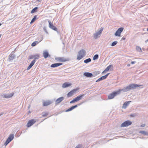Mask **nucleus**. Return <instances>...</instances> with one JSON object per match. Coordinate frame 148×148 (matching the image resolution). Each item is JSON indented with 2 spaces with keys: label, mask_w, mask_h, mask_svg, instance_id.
I'll return each mask as SVG.
<instances>
[{
  "label": "nucleus",
  "mask_w": 148,
  "mask_h": 148,
  "mask_svg": "<svg viewBox=\"0 0 148 148\" xmlns=\"http://www.w3.org/2000/svg\"><path fill=\"white\" fill-rule=\"evenodd\" d=\"M142 85H138L137 84H132L129 86L123 88L122 89H119L118 91H119V94L121 91L126 92L136 88L137 87H140Z\"/></svg>",
  "instance_id": "nucleus-1"
},
{
  "label": "nucleus",
  "mask_w": 148,
  "mask_h": 148,
  "mask_svg": "<svg viewBox=\"0 0 148 148\" xmlns=\"http://www.w3.org/2000/svg\"><path fill=\"white\" fill-rule=\"evenodd\" d=\"M86 52L83 49H82L78 51L77 55V59L80 60L83 58L86 55Z\"/></svg>",
  "instance_id": "nucleus-2"
},
{
  "label": "nucleus",
  "mask_w": 148,
  "mask_h": 148,
  "mask_svg": "<svg viewBox=\"0 0 148 148\" xmlns=\"http://www.w3.org/2000/svg\"><path fill=\"white\" fill-rule=\"evenodd\" d=\"M103 30V28L102 27L97 32L93 34V37L95 39H96L98 37H99Z\"/></svg>",
  "instance_id": "nucleus-3"
},
{
  "label": "nucleus",
  "mask_w": 148,
  "mask_h": 148,
  "mask_svg": "<svg viewBox=\"0 0 148 148\" xmlns=\"http://www.w3.org/2000/svg\"><path fill=\"white\" fill-rule=\"evenodd\" d=\"M14 134H11L8 137V138L4 143V145L6 146L11 141H12L14 137Z\"/></svg>",
  "instance_id": "nucleus-4"
},
{
  "label": "nucleus",
  "mask_w": 148,
  "mask_h": 148,
  "mask_svg": "<svg viewBox=\"0 0 148 148\" xmlns=\"http://www.w3.org/2000/svg\"><path fill=\"white\" fill-rule=\"evenodd\" d=\"M13 95V92L10 93H4L0 95L3 97L7 99L12 97Z\"/></svg>",
  "instance_id": "nucleus-5"
},
{
  "label": "nucleus",
  "mask_w": 148,
  "mask_h": 148,
  "mask_svg": "<svg viewBox=\"0 0 148 148\" xmlns=\"http://www.w3.org/2000/svg\"><path fill=\"white\" fill-rule=\"evenodd\" d=\"M119 94V91L114 92L108 96V99H113L114 97L117 95Z\"/></svg>",
  "instance_id": "nucleus-6"
},
{
  "label": "nucleus",
  "mask_w": 148,
  "mask_h": 148,
  "mask_svg": "<svg viewBox=\"0 0 148 148\" xmlns=\"http://www.w3.org/2000/svg\"><path fill=\"white\" fill-rule=\"evenodd\" d=\"M132 124V122L129 121H126L123 123L121 125V127H127Z\"/></svg>",
  "instance_id": "nucleus-7"
},
{
  "label": "nucleus",
  "mask_w": 148,
  "mask_h": 148,
  "mask_svg": "<svg viewBox=\"0 0 148 148\" xmlns=\"http://www.w3.org/2000/svg\"><path fill=\"white\" fill-rule=\"evenodd\" d=\"M55 59L58 62H65L69 60L68 58H66L64 57H56L55 58Z\"/></svg>",
  "instance_id": "nucleus-8"
},
{
  "label": "nucleus",
  "mask_w": 148,
  "mask_h": 148,
  "mask_svg": "<svg viewBox=\"0 0 148 148\" xmlns=\"http://www.w3.org/2000/svg\"><path fill=\"white\" fill-rule=\"evenodd\" d=\"M124 28L122 27H121L119 28L115 34V35L116 36H120L121 34L123 31Z\"/></svg>",
  "instance_id": "nucleus-9"
},
{
  "label": "nucleus",
  "mask_w": 148,
  "mask_h": 148,
  "mask_svg": "<svg viewBox=\"0 0 148 148\" xmlns=\"http://www.w3.org/2000/svg\"><path fill=\"white\" fill-rule=\"evenodd\" d=\"M77 89H74L73 90H72L69 92L67 94V97H69L72 96V95H73L74 93H75L77 91Z\"/></svg>",
  "instance_id": "nucleus-10"
},
{
  "label": "nucleus",
  "mask_w": 148,
  "mask_h": 148,
  "mask_svg": "<svg viewBox=\"0 0 148 148\" xmlns=\"http://www.w3.org/2000/svg\"><path fill=\"white\" fill-rule=\"evenodd\" d=\"M49 23V27L51 29L53 30L54 31H57V28L55 26L53 25V24L51 23L50 21H48Z\"/></svg>",
  "instance_id": "nucleus-11"
},
{
  "label": "nucleus",
  "mask_w": 148,
  "mask_h": 148,
  "mask_svg": "<svg viewBox=\"0 0 148 148\" xmlns=\"http://www.w3.org/2000/svg\"><path fill=\"white\" fill-rule=\"evenodd\" d=\"M36 122V121L34 119H31L29 120L27 125V127H29L34 124Z\"/></svg>",
  "instance_id": "nucleus-12"
},
{
  "label": "nucleus",
  "mask_w": 148,
  "mask_h": 148,
  "mask_svg": "<svg viewBox=\"0 0 148 148\" xmlns=\"http://www.w3.org/2000/svg\"><path fill=\"white\" fill-rule=\"evenodd\" d=\"M82 103H80L77 104V105H76L74 106H72L71 107V108H70L68 109L67 110H66V112H68L71 111L72 110H73V109H74V108L77 107L78 106H79Z\"/></svg>",
  "instance_id": "nucleus-13"
},
{
  "label": "nucleus",
  "mask_w": 148,
  "mask_h": 148,
  "mask_svg": "<svg viewBox=\"0 0 148 148\" xmlns=\"http://www.w3.org/2000/svg\"><path fill=\"white\" fill-rule=\"evenodd\" d=\"M29 59H32L33 58L35 59H37L39 58L40 55L38 54H36L34 55H31L29 56Z\"/></svg>",
  "instance_id": "nucleus-14"
},
{
  "label": "nucleus",
  "mask_w": 148,
  "mask_h": 148,
  "mask_svg": "<svg viewBox=\"0 0 148 148\" xmlns=\"http://www.w3.org/2000/svg\"><path fill=\"white\" fill-rule=\"evenodd\" d=\"M52 102L49 100L44 101H43V105L44 106H47L52 103Z\"/></svg>",
  "instance_id": "nucleus-15"
},
{
  "label": "nucleus",
  "mask_w": 148,
  "mask_h": 148,
  "mask_svg": "<svg viewBox=\"0 0 148 148\" xmlns=\"http://www.w3.org/2000/svg\"><path fill=\"white\" fill-rule=\"evenodd\" d=\"M64 99L63 97H61L58 98L55 101V103L57 104L60 103V102L63 101Z\"/></svg>",
  "instance_id": "nucleus-16"
},
{
  "label": "nucleus",
  "mask_w": 148,
  "mask_h": 148,
  "mask_svg": "<svg viewBox=\"0 0 148 148\" xmlns=\"http://www.w3.org/2000/svg\"><path fill=\"white\" fill-rule=\"evenodd\" d=\"M62 64V63H55L52 64L51 66V67L52 68H55L59 66Z\"/></svg>",
  "instance_id": "nucleus-17"
},
{
  "label": "nucleus",
  "mask_w": 148,
  "mask_h": 148,
  "mask_svg": "<svg viewBox=\"0 0 148 148\" xmlns=\"http://www.w3.org/2000/svg\"><path fill=\"white\" fill-rule=\"evenodd\" d=\"M84 75L86 77H92L93 75L92 73L89 72H85L84 73Z\"/></svg>",
  "instance_id": "nucleus-18"
},
{
  "label": "nucleus",
  "mask_w": 148,
  "mask_h": 148,
  "mask_svg": "<svg viewBox=\"0 0 148 148\" xmlns=\"http://www.w3.org/2000/svg\"><path fill=\"white\" fill-rule=\"evenodd\" d=\"M36 62V60L35 59L33 60L32 62L29 66L27 68V70H28L30 69L34 65Z\"/></svg>",
  "instance_id": "nucleus-19"
},
{
  "label": "nucleus",
  "mask_w": 148,
  "mask_h": 148,
  "mask_svg": "<svg viewBox=\"0 0 148 148\" xmlns=\"http://www.w3.org/2000/svg\"><path fill=\"white\" fill-rule=\"evenodd\" d=\"M71 85V83H70L68 82H65L63 84L62 87L63 88H66L70 86Z\"/></svg>",
  "instance_id": "nucleus-20"
},
{
  "label": "nucleus",
  "mask_w": 148,
  "mask_h": 148,
  "mask_svg": "<svg viewBox=\"0 0 148 148\" xmlns=\"http://www.w3.org/2000/svg\"><path fill=\"white\" fill-rule=\"evenodd\" d=\"M9 58L8 60L9 61H10L12 60L15 58V56L14 54L12 53L10 54V55H9Z\"/></svg>",
  "instance_id": "nucleus-21"
},
{
  "label": "nucleus",
  "mask_w": 148,
  "mask_h": 148,
  "mask_svg": "<svg viewBox=\"0 0 148 148\" xmlns=\"http://www.w3.org/2000/svg\"><path fill=\"white\" fill-rule=\"evenodd\" d=\"M131 102V101H128L125 102L124 103L122 108H123L125 109L127 108V106H128L129 105Z\"/></svg>",
  "instance_id": "nucleus-22"
},
{
  "label": "nucleus",
  "mask_w": 148,
  "mask_h": 148,
  "mask_svg": "<svg viewBox=\"0 0 148 148\" xmlns=\"http://www.w3.org/2000/svg\"><path fill=\"white\" fill-rule=\"evenodd\" d=\"M43 54L44 58L45 59L47 58L48 57L50 56L47 51H44L43 53Z\"/></svg>",
  "instance_id": "nucleus-23"
},
{
  "label": "nucleus",
  "mask_w": 148,
  "mask_h": 148,
  "mask_svg": "<svg viewBox=\"0 0 148 148\" xmlns=\"http://www.w3.org/2000/svg\"><path fill=\"white\" fill-rule=\"evenodd\" d=\"M43 39V38L42 37L39 42H38L37 41H35L34 42H33L31 46L32 47H34L37 44H38L39 42L40 41H41Z\"/></svg>",
  "instance_id": "nucleus-24"
},
{
  "label": "nucleus",
  "mask_w": 148,
  "mask_h": 148,
  "mask_svg": "<svg viewBox=\"0 0 148 148\" xmlns=\"http://www.w3.org/2000/svg\"><path fill=\"white\" fill-rule=\"evenodd\" d=\"M84 95H85L84 94H82L76 97V98L77 101H79L82 98L84 97Z\"/></svg>",
  "instance_id": "nucleus-25"
},
{
  "label": "nucleus",
  "mask_w": 148,
  "mask_h": 148,
  "mask_svg": "<svg viewBox=\"0 0 148 148\" xmlns=\"http://www.w3.org/2000/svg\"><path fill=\"white\" fill-rule=\"evenodd\" d=\"M139 132L144 135H148V132L145 131H140Z\"/></svg>",
  "instance_id": "nucleus-26"
},
{
  "label": "nucleus",
  "mask_w": 148,
  "mask_h": 148,
  "mask_svg": "<svg viewBox=\"0 0 148 148\" xmlns=\"http://www.w3.org/2000/svg\"><path fill=\"white\" fill-rule=\"evenodd\" d=\"M106 79L104 76H102L98 79L96 81V82H98L101 81L103 80Z\"/></svg>",
  "instance_id": "nucleus-27"
},
{
  "label": "nucleus",
  "mask_w": 148,
  "mask_h": 148,
  "mask_svg": "<svg viewBox=\"0 0 148 148\" xmlns=\"http://www.w3.org/2000/svg\"><path fill=\"white\" fill-rule=\"evenodd\" d=\"M91 59L90 58H89L88 59L85 60L84 61V62L86 63H88L90 62L91 61Z\"/></svg>",
  "instance_id": "nucleus-28"
},
{
  "label": "nucleus",
  "mask_w": 148,
  "mask_h": 148,
  "mask_svg": "<svg viewBox=\"0 0 148 148\" xmlns=\"http://www.w3.org/2000/svg\"><path fill=\"white\" fill-rule=\"evenodd\" d=\"M38 9V8L36 7L33 8L31 11V13L32 14L33 13L36 12L37 9Z\"/></svg>",
  "instance_id": "nucleus-29"
},
{
  "label": "nucleus",
  "mask_w": 148,
  "mask_h": 148,
  "mask_svg": "<svg viewBox=\"0 0 148 148\" xmlns=\"http://www.w3.org/2000/svg\"><path fill=\"white\" fill-rule=\"evenodd\" d=\"M112 66V65H110L108 66L105 70L103 72V73L105 71H109V70L110 69L111 67Z\"/></svg>",
  "instance_id": "nucleus-30"
},
{
  "label": "nucleus",
  "mask_w": 148,
  "mask_h": 148,
  "mask_svg": "<svg viewBox=\"0 0 148 148\" xmlns=\"http://www.w3.org/2000/svg\"><path fill=\"white\" fill-rule=\"evenodd\" d=\"M36 17H37V16L36 15H35L34 16V17L32 19V20L30 22L31 24L33 23L36 20Z\"/></svg>",
  "instance_id": "nucleus-31"
},
{
  "label": "nucleus",
  "mask_w": 148,
  "mask_h": 148,
  "mask_svg": "<svg viewBox=\"0 0 148 148\" xmlns=\"http://www.w3.org/2000/svg\"><path fill=\"white\" fill-rule=\"evenodd\" d=\"M99 58V55L98 54H96L93 57V60H97Z\"/></svg>",
  "instance_id": "nucleus-32"
},
{
  "label": "nucleus",
  "mask_w": 148,
  "mask_h": 148,
  "mask_svg": "<svg viewBox=\"0 0 148 148\" xmlns=\"http://www.w3.org/2000/svg\"><path fill=\"white\" fill-rule=\"evenodd\" d=\"M118 43V42L117 41H114L112 43L111 45V46H114L115 45H116Z\"/></svg>",
  "instance_id": "nucleus-33"
},
{
  "label": "nucleus",
  "mask_w": 148,
  "mask_h": 148,
  "mask_svg": "<svg viewBox=\"0 0 148 148\" xmlns=\"http://www.w3.org/2000/svg\"><path fill=\"white\" fill-rule=\"evenodd\" d=\"M99 72L98 71H95L94 73H93V76L95 77L96 75H97L98 74H99Z\"/></svg>",
  "instance_id": "nucleus-34"
},
{
  "label": "nucleus",
  "mask_w": 148,
  "mask_h": 148,
  "mask_svg": "<svg viewBox=\"0 0 148 148\" xmlns=\"http://www.w3.org/2000/svg\"><path fill=\"white\" fill-rule=\"evenodd\" d=\"M42 116H46L47 115L48 113L47 112H45L44 113H42Z\"/></svg>",
  "instance_id": "nucleus-35"
},
{
  "label": "nucleus",
  "mask_w": 148,
  "mask_h": 148,
  "mask_svg": "<svg viewBox=\"0 0 148 148\" xmlns=\"http://www.w3.org/2000/svg\"><path fill=\"white\" fill-rule=\"evenodd\" d=\"M43 28L44 31L45 32V33L47 34H48V32L47 31L46 27L45 26L43 27Z\"/></svg>",
  "instance_id": "nucleus-36"
},
{
  "label": "nucleus",
  "mask_w": 148,
  "mask_h": 148,
  "mask_svg": "<svg viewBox=\"0 0 148 148\" xmlns=\"http://www.w3.org/2000/svg\"><path fill=\"white\" fill-rule=\"evenodd\" d=\"M136 49L138 51H141V48L140 47L137 46L136 47Z\"/></svg>",
  "instance_id": "nucleus-37"
},
{
  "label": "nucleus",
  "mask_w": 148,
  "mask_h": 148,
  "mask_svg": "<svg viewBox=\"0 0 148 148\" xmlns=\"http://www.w3.org/2000/svg\"><path fill=\"white\" fill-rule=\"evenodd\" d=\"M137 114L136 113L132 114L130 115V116L131 117H134L137 116Z\"/></svg>",
  "instance_id": "nucleus-38"
},
{
  "label": "nucleus",
  "mask_w": 148,
  "mask_h": 148,
  "mask_svg": "<svg viewBox=\"0 0 148 148\" xmlns=\"http://www.w3.org/2000/svg\"><path fill=\"white\" fill-rule=\"evenodd\" d=\"M109 74L110 73H108L104 76L106 79Z\"/></svg>",
  "instance_id": "nucleus-39"
},
{
  "label": "nucleus",
  "mask_w": 148,
  "mask_h": 148,
  "mask_svg": "<svg viewBox=\"0 0 148 148\" xmlns=\"http://www.w3.org/2000/svg\"><path fill=\"white\" fill-rule=\"evenodd\" d=\"M73 100H74V101L75 102H76L78 101L77 100V98H76V97L75 98L73 99Z\"/></svg>",
  "instance_id": "nucleus-40"
},
{
  "label": "nucleus",
  "mask_w": 148,
  "mask_h": 148,
  "mask_svg": "<svg viewBox=\"0 0 148 148\" xmlns=\"http://www.w3.org/2000/svg\"><path fill=\"white\" fill-rule=\"evenodd\" d=\"M81 147V145H78L75 148H80Z\"/></svg>",
  "instance_id": "nucleus-41"
},
{
  "label": "nucleus",
  "mask_w": 148,
  "mask_h": 148,
  "mask_svg": "<svg viewBox=\"0 0 148 148\" xmlns=\"http://www.w3.org/2000/svg\"><path fill=\"white\" fill-rule=\"evenodd\" d=\"M145 126V124H143L142 125H140V127H144Z\"/></svg>",
  "instance_id": "nucleus-42"
},
{
  "label": "nucleus",
  "mask_w": 148,
  "mask_h": 148,
  "mask_svg": "<svg viewBox=\"0 0 148 148\" xmlns=\"http://www.w3.org/2000/svg\"><path fill=\"white\" fill-rule=\"evenodd\" d=\"M74 103L75 102L73 99L70 102V103Z\"/></svg>",
  "instance_id": "nucleus-43"
},
{
  "label": "nucleus",
  "mask_w": 148,
  "mask_h": 148,
  "mask_svg": "<svg viewBox=\"0 0 148 148\" xmlns=\"http://www.w3.org/2000/svg\"><path fill=\"white\" fill-rule=\"evenodd\" d=\"M136 62V61H132L131 62V63L132 64H134Z\"/></svg>",
  "instance_id": "nucleus-44"
},
{
  "label": "nucleus",
  "mask_w": 148,
  "mask_h": 148,
  "mask_svg": "<svg viewBox=\"0 0 148 148\" xmlns=\"http://www.w3.org/2000/svg\"><path fill=\"white\" fill-rule=\"evenodd\" d=\"M125 38H124V37H123L122 38V40H125Z\"/></svg>",
  "instance_id": "nucleus-45"
},
{
  "label": "nucleus",
  "mask_w": 148,
  "mask_h": 148,
  "mask_svg": "<svg viewBox=\"0 0 148 148\" xmlns=\"http://www.w3.org/2000/svg\"><path fill=\"white\" fill-rule=\"evenodd\" d=\"M130 66V64H128L127 65V66L128 67H129Z\"/></svg>",
  "instance_id": "nucleus-46"
},
{
  "label": "nucleus",
  "mask_w": 148,
  "mask_h": 148,
  "mask_svg": "<svg viewBox=\"0 0 148 148\" xmlns=\"http://www.w3.org/2000/svg\"><path fill=\"white\" fill-rule=\"evenodd\" d=\"M1 25H2V24H1V23H0V26Z\"/></svg>",
  "instance_id": "nucleus-47"
},
{
  "label": "nucleus",
  "mask_w": 148,
  "mask_h": 148,
  "mask_svg": "<svg viewBox=\"0 0 148 148\" xmlns=\"http://www.w3.org/2000/svg\"><path fill=\"white\" fill-rule=\"evenodd\" d=\"M147 31H148V28L147 29Z\"/></svg>",
  "instance_id": "nucleus-48"
},
{
  "label": "nucleus",
  "mask_w": 148,
  "mask_h": 148,
  "mask_svg": "<svg viewBox=\"0 0 148 148\" xmlns=\"http://www.w3.org/2000/svg\"><path fill=\"white\" fill-rule=\"evenodd\" d=\"M29 113H30V112L29 111Z\"/></svg>",
  "instance_id": "nucleus-49"
},
{
  "label": "nucleus",
  "mask_w": 148,
  "mask_h": 148,
  "mask_svg": "<svg viewBox=\"0 0 148 148\" xmlns=\"http://www.w3.org/2000/svg\"><path fill=\"white\" fill-rule=\"evenodd\" d=\"M29 113H30V112L29 111Z\"/></svg>",
  "instance_id": "nucleus-50"
},
{
  "label": "nucleus",
  "mask_w": 148,
  "mask_h": 148,
  "mask_svg": "<svg viewBox=\"0 0 148 148\" xmlns=\"http://www.w3.org/2000/svg\"><path fill=\"white\" fill-rule=\"evenodd\" d=\"M147 40L148 41V40Z\"/></svg>",
  "instance_id": "nucleus-51"
},
{
  "label": "nucleus",
  "mask_w": 148,
  "mask_h": 148,
  "mask_svg": "<svg viewBox=\"0 0 148 148\" xmlns=\"http://www.w3.org/2000/svg\"><path fill=\"white\" fill-rule=\"evenodd\" d=\"M1 114H0V116L1 115Z\"/></svg>",
  "instance_id": "nucleus-52"
}]
</instances>
